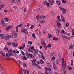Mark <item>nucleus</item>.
Masks as SVG:
<instances>
[{"label": "nucleus", "instance_id": "22", "mask_svg": "<svg viewBox=\"0 0 74 74\" xmlns=\"http://www.w3.org/2000/svg\"><path fill=\"white\" fill-rule=\"evenodd\" d=\"M27 49H28V52H33V51H32V49H31V48H27Z\"/></svg>", "mask_w": 74, "mask_h": 74}, {"label": "nucleus", "instance_id": "21", "mask_svg": "<svg viewBox=\"0 0 74 74\" xmlns=\"http://www.w3.org/2000/svg\"><path fill=\"white\" fill-rule=\"evenodd\" d=\"M53 39L55 41H58V38H56L55 37H53Z\"/></svg>", "mask_w": 74, "mask_h": 74}, {"label": "nucleus", "instance_id": "16", "mask_svg": "<svg viewBox=\"0 0 74 74\" xmlns=\"http://www.w3.org/2000/svg\"><path fill=\"white\" fill-rule=\"evenodd\" d=\"M66 12V10L65 9H64L62 10V13L63 14H64Z\"/></svg>", "mask_w": 74, "mask_h": 74}, {"label": "nucleus", "instance_id": "58", "mask_svg": "<svg viewBox=\"0 0 74 74\" xmlns=\"http://www.w3.org/2000/svg\"><path fill=\"white\" fill-rule=\"evenodd\" d=\"M57 18L58 19H59L60 18V17L59 16V15H58L57 16Z\"/></svg>", "mask_w": 74, "mask_h": 74}, {"label": "nucleus", "instance_id": "1", "mask_svg": "<svg viewBox=\"0 0 74 74\" xmlns=\"http://www.w3.org/2000/svg\"><path fill=\"white\" fill-rule=\"evenodd\" d=\"M1 37V38L2 39H5V40H8L10 38L9 36H5V34H0V37Z\"/></svg>", "mask_w": 74, "mask_h": 74}, {"label": "nucleus", "instance_id": "63", "mask_svg": "<svg viewBox=\"0 0 74 74\" xmlns=\"http://www.w3.org/2000/svg\"><path fill=\"white\" fill-rule=\"evenodd\" d=\"M30 71L28 70H27V74H29V72Z\"/></svg>", "mask_w": 74, "mask_h": 74}, {"label": "nucleus", "instance_id": "32", "mask_svg": "<svg viewBox=\"0 0 74 74\" xmlns=\"http://www.w3.org/2000/svg\"><path fill=\"white\" fill-rule=\"evenodd\" d=\"M18 48L20 49L21 50V49H23V48H24L22 46H21V47L19 46L18 47Z\"/></svg>", "mask_w": 74, "mask_h": 74}, {"label": "nucleus", "instance_id": "53", "mask_svg": "<svg viewBox=\"0 0 74 74\" xmlns=\"http://www.w3.org/2000/svg\"><path fill=\"white\" fill-rule=\"evenodd\" d=\"M51 47V44H49L47 46L48 48H50Z\"/></svg>", "mask_w": 74, "mask_h": 74}, {"label": "nucleus", "instance_id": "48", "mask_svg": "<svg viewBox=\"0 0 74 74\" xmlns=\"http://www.w3.org/2000/svg\"><path fill=\"white\" fill-rule=\"evenodd\" d=\"M28 44H30V45H31L32 44V42H31V41H28Z\"/></svg>", "mask_w": 74, "mask_h": 74}, {"label": "nucleus", "instance_id": "24", "mask_svg": "<svg viewBox=\"0 0 74 74\" xmlns=\"http://www.w3.org/2000/svg\"><path fill=\"white\" fill-rule=\"evenodd\" d=\"M12 51L13 52V53H14L15 55H16V51H17V50H14Z\"/></svg>", "mask_w": 74, "mask_h": 74}, {"label": "nucleus", "instance_id": "51", "mask_svg": "<svg viewBox=\"0 0 74 74\" xmlns=\"http://www.w3.org/2000/svg\"><path fill=\"white\" fill-rule=\"evenodd\" d=\"M59 8L61 10H62L64 9V8H63V7L61 6H60L59 7Z\"/></svg>", "mask_w": 74, "mask_h": 74}, {"label": "nucleus", "instance_id": "12", "mask_svg": "<svg viewBox=\"0 0 74 74\" xmlns=\"http://www.w3.org/2000/svg\"><path fill=\"white\" fill-rule=\"evenodd\" d=\"M13 36H14V37H16L18 35L17 32H13Z\"/></svg>", "mask_w": 74, "mask_h": 74}, {"label": "nucleus", "instance_id": "61", "mask_svg": "<svg viewBox=\"0 0 74 74\" xmlns=\"http://www.w3.org/2000/svg\"><path fill=\"white\" fill-rule=\"evenodd\" d=\"M15 44V42H12V43H10V45H14Z\"/></svg>", "mask_w": 74, "mask_h": 74}, {"label": "nucleus", "instance_id": "31", "mask_svg": "<svg viewBox=\"0 0 74 74\" xmlns=\"http://www.w3.org/2000/svg\"><path fill=\"white\" fill-rule=\"evenodd\" d=\"M23 60H27V57L26 56H24L23 58Z\"/></svg>", "mask_w": 74, "mask_h": 74}, {"label": "nucleus", "instance_id": "36", "mask_svg": "<svg viewBox=\"0 0 74 74\" xmlns=\"http://www.w3.org/2000/svg\"><path fill=\"white\" fill-rule=\"evenodd\" d=\"M39 10H40V9H39L38 8H36L35 9H34V11H35V12L38 11Z\"/></svg>", "mask_w": 74, "mask_h": 74}, {"label": "nucleus", "instance_id": "4", "mask_svg": "<svg viewBox=\"0 0 74 74\" xmlns=\"http://www.w3.org/2000/svg\"><path fill=\"white\" fill-rule=\"evenodd\" d=\"M39 53L41 55L40 56V54H38V56L39 57H40V58H41L42 59H45V57L44 56V54L42 53V52L41 51H39Z\"/></svg>", "mask_w": 74, "mask_h": 74}, {"label": "nucleus", "instance_id": "56", "mask_svg": "<svg viewBox=\"0 0 74 74\" xmlns=\"http://www.w3.org/2000/svg\"><path fill=\"white\" fill-rule=\"evenodd\" d=\"M40 63H41L43 64L44 63V61L42 60H40Z\"/></svg>", "mask_w": 74, "mask_h": 74}, {"label": "nucleus", "instance_id": "18", "mask_svg": "<svg viewBox=\"0 0 74 74\" xmlns=\"http://www.w3.org/2000/svg\"><path fill=\"white\" fill-rule=\"evenodd\" d=\"M56 3L58 5H60V4H61V3H60V2L59 1L57 0L56 2Z\"/></svg>", "mask_w": 74, "mask_h": 74}, {"label": "nucleus", "instance_id": "2", "mask_svg": "<svg viewBox=\"0 0 74 74\" xmlns=\"http://www.w3.org/2000/svg\"><path fill=\"white\" fill-rule=\"evenodd\" d=\"M12 48H11L10 50L8 51V52L9 53V54L6 53L5 55L6 57L7 56V57H9L10 55H12L13 53H12Z\"/></svg>", "mask_w": 74, "mask_h": 74}, {"label": "nucleus", "instance_id": "28", "mask_svg": "<svg viewBox=\"0 0 74 74\" xmlns=\"http://www.w3.org/2000/svg\"><path fill=\"white\" fill-rule=\"evenodd\" d=\"M46 64L47 67H50V64H49V63L48 62H46Z\"/></svg>", "mask_w": 74, "mask_h": 74}, {"label": "nucleus", "instance_id": "13", "mask_svg": "<svg viewBox=\"0 0 74 74\" xmlns=\"http://www.w3.org/2000/svg\"><path fill=\"white\" fill-rule=\"evenodd\" d=\"M61 19L63 22H65V19H64V17H63V15H61Z\"/></svg>", "mask_w": 74, "mask_h": 74}, {"label": "nucleus", "instance_id": "26", "mask_svg": "<svg viewBox=\"0 0 74 74\" xmlns=\"http://www.w3.org/2000/svg\"><path fill=\"white\" fill-rule=\"evenodd\" d=\"M40 23L41 24H44L45 23V21L44 20H42L40 21Z\"/></svg>", "mask_w": 74, "mask_h": 74}, {"label": "nucleus", "instance_id": "17", "mask_svg": "<svg viewBox=\"0 0 74 74\" xmlns=\"http://www.w3.org/2000/svg\"><path fill=\"white\" fill-rule=\"evenodd\" d=\"M25 71V69H22L20 70V74H23V71Z\"/></svg>", "mask_w": 74, "mask_h": 74}, {"label": "nucleus", "instance_id": "50", "mask_svg": "<svg viewBox=\"0 0 74 74\" xmlns=\"http://www.w3.org/2000/svg\"><path fill=\"white\" fill-rule=\"evenodd\" d=\"M36 18H37V19L38 20H39V19H40V16H36Z\"/></svg>", "mask_w": 74, "mask_h": 74}, {"label": "nucleus", "instance_id": "15", "mask_svg": "<svg viewBox=\"0 0 74 74\" xmlns=\"http://www.w3.org/2000/svg\"><path fill=\"white\" fill-rule=\"evenodd\" d=\"M53 69H54V70H56L57 69V67H56V65L55 64V63L53 64Z\"/></svg>", "mask_w": 74, "mask_h": 74}, {"label": "nucleus", "instance_id": "42", "mask_svg": "<svg viewBox=\"0 0 74 74\" xmlns=\"http://www.w3.org/2000/svg\"><path fill=\"white\" fill-rule=\"evenodd\" d=\"M32 36L33 37H34V38H36V35H35V34H34V33H33L32 35Z\"/></svg>", "mask_w": 74, "mask_h": 74}, {"label": "nucleus", "instance_id": "38", "mask_svg": "<svg viewBox=\"0 0 74 74\" xmlns=\"http://www.w3.org/2000/svg\"><path fill=\"white\" fill-rule=\"evenodd\" d=\"M47 1H45L43 2V3L45 5H46L47 4Z\"/></svg>", "mask_w": 74, "mask_h": 74}, {"label": "nucleus", "instance_id": "30", "mask_svg": "<svg viewBox=\"0 0 74 74\" xmlns=\"http://www.w3.org/2000/svg\"><path fill=\"white\" fill-rule=\"evenodd\" d=\"M14 45H13V47H16L18 46V43H14Z\"/></svg>", "mask_w": 74, "mask_h": 74}, {"label": "nucleus", "instance_id": "60", "mask_svg": "<svg viewBox=\"0 0 74 74\" xmlns=\"http://www.w3.org/2000/svg\"><path fill=\"white\" fill-rule=\"evenodd\" d=\"M38 27H41V26L40 24H38Z\"/></svg>", "mask_w": 74, "mask_h": 74}, {"label": "nucleus", "instance_id": "57", "mask_svg": "<svg viewBox=\"0 0 74 74\" xmlns=\"http://www.w3.org/2000/svg\"><path fill=\"white\" fill-rule=\"evenodd\" d=\"M26 64H25V63H24L23 64V67H26Z\"/></svg>", "mask_w": 74, "mask_h": 74}, {"label": "nucleus", "instance_id": "37", "mask_svg": "<svg viewBox=\"0 0 74 74\" xmlns=\"http://www.w3.org/2000/svg\"><path fill=\"white\" fill-rule=\"evenodd\" d=\"M71 66H73V64H74V62H73V60H71Z\"/></svg>", "mask_w": 74, "mask_h": 74}, {"label": "nucleus", "instance_id": "14", "mask_svg": "<svg viewBox=\"0 0 74 74\" xmlns=\"http://www.w3.org/2000/svg\"><path fill=\"white\" fill-rule=\"evenodd\" d=\"M47 16H45V15H42V16H40V19H43L45 18H46Z\"/></svg>", "mask_w": 74, "mask_h": 74}, {"label": "nucleus", "instance_id": "49", "mask_svg": "<svg viewBox=\"0 0 74 74\" xmlns=\"http://www.w3.org/2000/svg\"><path fill=\"white\" fill-rule=\"evenodd\" d=\"M55 60V57H52V58L51 59V61H53V60Z\"/></svg>", "mask_w": 74, "mask_h": 74}, {"label": "nucleus", "instance_id": "43", "mask_svg": "<svg viewBox=\"0 0 74 74\" xmlns=\"http://www.w3.org/2000/svg\"><path fill=\"white\" fill-rule=\"evenodd\" d=\"M26 32V29H23V30H22V32H23V33H25Z\"/></svg>", "mask_w": 74, "mask_h": 74}, {"label": "nucleus", "instance_id": "64", "mask_svg": "<svg viewBox=\"0 0 74 74\" xmlns=\"http://www.w3.org/2000/svg\"><path fill=\"white\" fill-rule=\"evenodd\" d=\"M46 5H47V7H49V4L48 3H47Z\"/></svg>", "mask_w": 74, "mask_h": 74}, {"label": "nucleus", "instance_id": "23", "mask_svg": "<svg viewBox=\"0 0 74 74\" xmlns=\"http://www.w3.org/2000/svg\"><path fill=\"white\" fill-rule=\"evenodd\" d=\"M11 27V25L9 26L6 29V30L8 31L10 29Z\"/></svg>", "mask_w": 74, "mask_h": 74}, {"label": "nucleus", "instance_id": "52", "mask_svg": "<svg viewBox=\"0 0 74 74\" xmlns=\"http://www.w3.org/2000/svg\"><path fill=\"white\" fill-rule=\"evenodd\" d=\"M69 23H66L65 26H66V27H68V26H69Z\"/></svg>", "mask_w": 74, "mask_h": 74}, {"label": "nucleus", "instance_id": "59", "mask_svg": "<svg viewBox=\"0 0 74 74\" xmlns=\"http://www.w3.org/2000/svg\"><path fill=\"white\" fill-rule=\"evenodd\" d=\"M22 24H20V25H18V26H17V27H22Z\"/></svg>", "mask_w": 74, "mask_h": 74}, {"label": "nucleus", "instance_id": "34", "mask_svg": "<svg viewBox=\"0 0 74 74\" xmlns=\"http://www.w3.org/2000/svg\"><path fill=\"white\" fill-rule=\"evenodd\" d=\"M51 34H48V37H47L48 38H51Z\"/></svg>", "mask_w": 74, "mask_h": 74}, {"label": "nucleus", "instance_id": "33", "mask_svg": "<svg viewBox=\"0 0 74 74\" xmlns=\"http://www.w3.org/2000/svg\"><path fill=\"white\" fill-rule=\"evenodd\" d=\"M65 33H66V32H65V31H64V30H62V31H61V33L62 34H65Z\"/></svg>", "mask_w": 74, "mask_h": 74}, {"label": "nucleus", "instance_id": "39", "mask_svg": "<svg viewBox=\"0 0 74 74\" xmlns=\"http://www.w3.org/2000/svg\"><path fill=\"white\" fill-rule=\"evenodd\" d=\"M18 62H19V64H21V65H22V63L21 62V61L19 60H18Z\"/></svg>", "mask_w": 74, "mask_h": 74}, {"label": "nucleus", "instance_id": "19", "mask_svg": "<svg viewBox=\"0 0 74 74\" xmlns=\"http://www.w3.org/2000/svg\"><path fill=\"white\" fill-rule=\"evenodd\" d=\"M57 25L58 27L59 28H60L61 27V24H60L59 22H58L57 23Z\"/></svg>", "mask_w": 74, "mask_h": 74}, {"label": "nucleus", "instance_id": "9", "mask_svg": "<svg viewBox=\"0 0 74 74\" xmlns=\"http://www.w3.org/2000/svg\"><path fill=\"white\" fill-rule=\"evenodd\" d=\"M49 3L50 5H53L54 3V0H49Z\"/></svg>", "mask_w": 74, "mask_h": 74}, {"label": "nucleus", "instance_id": "6", "mask_svg": "<svg viewBox=\"0 0 74 74\" xmlns=\"http://www.w3.org/2000/svg\"><path fill=\"white\" fill-rule=\"evenodd\" d=\"M45 74H48V72H49V71H51L49 68H48L47 67L45 68Z\"/></svg>", "mask_w": 74, "mask_h": 74}, {"label": "nucleus", "instance_id": "41", "mask_svg": "<svg viewBox=\"0 0 74 74\" xmlns=\"http://www.w3.org/2000/svg\"><path fill=\"white\" fill-rule=\"evenodd\" d=\"M65 34H66V35H67L68 36H69L70 35V33H68L67 32H65Z\"/></svg>", "mask_w": 74, "mask_h": 74}, {"label": "nucleus", "instance_id": "44", "mask_svg": "<svg viewBox=\"0 0 74 74\" xmlns=\"http://www.w3.org/2000/svg\"><path fill=\"white\" fill-rule=\"evenodd\" d=\"M21 53H22V55L23 56H25V53L23 52V51L22 50L21 51Z\"/></svg>", "mask_w": 74, "mask_h": 74}, {"label": "nucleus", "instance_id": "54", "mask_svg": "<svg viewBox=\"0 0 74 74\" xmlns=\"http://www.w3.org/2000/svg\"><path fill=\"white\" fill-rule=\"evenodd\" d=\"M73 48V45H71L69 47V49H72Z\"/></svg>", "mask_w": 74, "mask_h": 74}, {"label": "nucleus", "instance_id": "55", "mask_svg": "<svg viewBox=\"0 0 74 74\" xmlns=\"http://www.w3.org/2000/svg\"><path fill=\"white\" fill-rule=\"evenodd\" d=\"M9 37H10V38H12V37H13V36L12 35H8V36Z\"/></svg>", "mask_w": 74, "mask_h": 74}, {"label": "nucleus", "instance_id": "40", "mask_svg": "<svg viewBox=\"0 0 74 74\" xmlns=\"http://www.w3.org/2000/svg\"><path fill=\"white\" fill-rule=\"evenodd\" d=\"M8 18L6 17L5 18V21H6V22H8Z\"/></svg>", "mask_w": 74, "mask_h": 74}, {"label": "nucleus", "instance_id": "3", "mask_svg": "<svg viewBox=\"0 0 74 74\" xmlns=\"http://www.w3.org/2000/svg\"><path fill=\"white\" fill-rule=\"evenodd\" d=\"M41 44L42 45H44V47L47 50V46H46V44L45 42H44V39H42L41 41Z\"/></svg>", "mask_w": 74, "mask_h": 74}, {"label": "nucleus", "instance_id": "7", "mask_svg": "<svg viewBox=\"0 0 74 74\" xmlns=\"http://www.w3.org/2000/svg\"><path fill=\"white\" fill-rule=\"evenodd\" d=\"M36 61H37V60L35 59H34L32 61V65L34 66H34L36 65V64L35 63V62H36Z\"/></svg>", "mask_w": 74, "mask_h": 74}, {"label": "nucleus", "instance_id": "25", "mask_svg": "<svg viewBox=\"0 0 74 74\" xmlns=\"http://www.w3.org/2000/svg\"><path fill=\"white\" fill-rule=\"evenodd\" d=\"M63 37H64V38H66V39H68V40H70V38L69 37H67V36H63Z\"/></svg>", "mask_w": 74, "mask_h": 74}, {"label": "nucleus", "instance_id": "8", "mask_svg": "<svg viewBox=\"0 0 74 74\" xmlns=\"http://www.w3.org/2000/svg\"><path fill=\"white\" fill-rule=\"evenodd\" d=\"M0 54H1V56L2 58H4L5 57V53L3 52H1V51H0Z\"/></svg>", "mask_w": 74, "mask_h": 74}, {"label": "nucleus", "instance_id": "47", "mask_svg": "<svg viewBox=\"0 0 74 74\" xmlns=\"http://www.w3.org/2000/svg\"><path fill=\"white\" fill-rule=\"evenodd\" d=\"M34 27V25H31L30 28L31 29H33Z\"/></svg>", "mask_w": 74, "mask_h": 74}, {"label": "nucleus", "instance_id": "5", "mask_svg": "<svg viewBox=\"0 0 74 74\" xmlns=\"http://www.w3.org/2000/svg\"><path fill=\"white\" fill-rule=\"evenodd\" d=\"M26 56L27 58H34V56L33 55L30 54V53L27 52L26 54Z\"/></svg>", "mask_w": 74, "mask_h": 74}, {"label": "nucleus", "instance_id": "11", "mask_svg": "<svg viewBox=\"0 0 74 74\" xmlns=\"http://www.w3.org/2000/svg\"><path fill=\"white\" fill-rule=\"evenodd\" d=\"M56 33L57 34V36H60V32L59 31V30L57 29L56 31Z\"/></svg>", "mask_w": 74, "mask_h": 74}, {"label": "nucleus", "instance_id": "20", "mask_svg": "<svg viewBox=\"0 0 74 74\" xmlns=\"http://www.w3.org/2000/svg\"><path fill=\"white\" fill-rule=\"evenodd\" d=\"M1 23H2L3 25H4V26H5V23H4V21L3 20V19H2L1 21Z\"/></svg>", "mask_w": 74, "mask_h": 74}, {"label": "nucleus", "instance_id": "27", "mask_svg": "<svg viewBox=\"0 0 74 74\" xmlns=\"http://www.w3.org/2000/svg\"><path fill=\"white\" fill-rule=\"evenodd\" d=\"M4 50L5 51L7 52L8 51V48L7 47L6 45H5V47L4 48Z\"/></svg>", "mask_w": 74, "mask_h": 74}, {"label": "nucleus", "instance_id": "62", "mask_svg": "<svg viewBox=\"0 0 74 74\" xmlns=\"http://www.w3.org/2000/svg\"><path fill=\"white\" fill-rule=\"evenodd\" d=\"M16 32L18 31V28L17 27H16Z\"/></svg>", "mask_w": 74, "mask_h": 74}, {"label": "nucleus", "instance_id": "45", "mask_svg": "<svg viewBox=\"0 0 74 74\" xmlns=\"http://www.w3.org/2000/svg\"><path fill=\"white\" fill-rule=\"evenodd\" d=\"M62 3H63L64 4H65V3H66V0H63L62 1Z\"/></svg>", "mask_w": 74, "mask_h": 74}, {"label": "nucleus", "instance_id": "46", "mask_svg": "<svg viewBox=\"0 0 74 74\" xmlns=\"http://www.w3.org/2000/svg\"><path fill=\"white\" fill-rule=\"evenodd\" d=\"M35 66H36V67L38 68L39 69H41V67H40V66H39V65H38L37 64V65H36Z\"/></svg>", "mask_w": 74, "mask_h": 74}, {"label": "nucleus", "instance_id": "35", "mask_svg": "<svg viewBox=\"0 0 74 74\" xmlns=\"http://www.w3.org/2000/svg\"><path fill=\"white\" fill-rule=\"evenodd\" d=\"M34 51L35 52V53H38V50L36 49H35L34 50Z\"/></svg>", "mask_w": 74, "mask_h": 74}, {"label": "nucleus", "instance_id": "29", "mask_svg": "<svg viewBox=\"0 0 74 74\" xmlns=\"http://www.w3.org/2000/svg\"><path fill=\"white\" fill-rule=\"evenodd\" d=\"M4 7V4H2L1 5H0V10H1L3 7Z\"/></svg>", "mask_w": 74, "mask_h": 74}, {"label": "nucleus", "instance_id": "10", "mask_svg": "<svg viewBox=\"0 0 74 74\" xmlns=\"http://www.w3.org/2000/svg\"><path fill=\"white\" fill-rule=\"evenodd\" d=\"M62 64V68L63 69H65V68H66V62H64Z\"/></svg>", "mask_w": 74, "mask_h": 74}]
</instances>
